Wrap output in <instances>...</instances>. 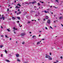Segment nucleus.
Listing matches in <instances>:
<instances>
[{"instance_id": "obj_1", "label": "nucleus", "mask_w": 63, "mask_h": 63, "mask_svg": "<svg viewBox=\"0 0 63 63\" xmlns=\"http://www.w3.org/2000/svg\"><path fill=\"white\" fill-rule=\"evenodd\" d=\"M46 58H48L49 60H52V58H51V57L50 56L47 55V54H46Z\"/></svg>"}, {"instance_id": "obj_62", "label": "nucleus", "mask_w": 63, "mask_h": 63, "mask_svg": "<svg viewBox=\"0 0 63 63\" xmlns=\"http://www.w3.org/2000/svg\"><path fill=\"white\" fill-rule=\"evenodd\" d=\"M25 3L26 4H28V3H26V2H25Z\"/></svg>"}, {"instance_id": "obj_25", "label": "nucleus", "mask_w": 63, "mask_h": 63, "mask_svg": "<svg viewBox=\"0 0 63 63\" xmlns=\"http://www.w3.org/2000/svg\"><path fill=\"white\" fill-rule=\"evenodd\" d=\"M44 12L45 13H47L48 12H47V11H44Z\"/></svg>"}, {"instance_id": "obj_48", "label": "nucleus", "mask_w": 63, "mask_h": 63, "mask_svg": "<svg viewBox=\"0 0 63 63\" xmlns=\"http://www.w3.org/2000/svg\"><path fill=\"white\" fill-rule=\"evenodd\" d=\"M57 62H58V60H57L56 61Z\"/></svg>"}, {"instance_id": "obj_20", "label": "nucleus", "mask_w": 63, "mask_h": 63, "mask_svg": "<svg viewBox=\"0 0 63 63\" xmlns=\"http://www.w3.org/2000/svg\"><path fill=\"white\" fill-rule=\"evenodd\" d=\"M17 18H18V19H19H19H20V17H17Z\"/></svg>"}, {"instance_id": "obj_42", "label": "nucleus", "mask_w": 63, "mask_h": 63, "mask_svg": "<svg viewBox=\"0 0 63 63\" xmlns=\"http://www.w3.org/2000/svg\"><path fill=\"white\" fill-rule=\"evenodd\" d=\"M31 3H32V2H30L29 3V4H31Z\"/></svg>"}, {"instance_id": "obj_35", "label": "nucleus", "mask_w": 63, "mask_h": 63, "mask_svg": "<svg viewBox=\"0 0 63 63\" xmlns=\"http://www.w3.org/2000/svg\"><path fill=\"white\" fill-rule=\"evenodd\" d=\"M40 2H41V3H44V2H42V1H40Z\"/></svg>"}, {"instance_id": "obj_29", "label": "nucleus", "mask_w": 63, "mask_h": 63, "mask_svg": "<svg viewBox=\"0 0 63 63\" xmlns=\"http://www.w3.org/2000/svg\"><path fill=\"white\" fill-rule=\"evenodd\" d=\"M5 52L6 53H7V50H5Z\"/></svg>"}, {"instance_id": "obj_34", "label": "nucleus", "mask_w": 63, "mask_h": 63, "mask_svg": "<svg viewBox=\"0 0 63 63\" xmlns=\"http://www.w3.org/2000/svg\"><path fill=\"white\" fill-rule=\"evenodd\" d=\"M1 37H4V36L3 35H1Z\"/></svg>"}, {"instance_id": "obj_18", "label": "nucleus", "mask_w": 63, "mask_h": 63, "mask_svg": "<svg viewBox=\"0 0 63 63\" xmlns=\"http://www.w3.org/2000/svg\"><path fill=\"white\" fill-rule=\"evenodd\" d=\"M2 47H3V46L2 45L0 46V48H1Z\"/></svg>"}, {"instance_id": "obj_19", "label": "nucleus", "mask_w": 63, "mask_h": 63, "mask_svg": "<svg viewBox=\"0 0 63 63\" xmlns=\"http://www.w3.org/2000/svg\"><path fill=\"white\" fill-rule=\"evenodd\" d=\"M7 30L8 31V32H10V30L9 29H7Z\"/></svg>"}, {"instance_id": "obj_2", "label": "nucleus", "mask_w": 63, "mask_h": 63, "mask_svg": "<svg viewBox=\"0 0 63 63\" xmlns=\"http://www.w3.org/2000/svg\"><path fill=\"white\" fill-rule=\"evenodd\" d=\"M47 23H48V24H50V20H48L47 21Z\"/></svg>"}, {"instance_id": "obj_31", "label": "nucleus", "mask_w": 63, "mask_h": 63, "mask_svg": "<svg viewBox=\"0 0 63 63\" xmlns=\"http://www.w3.org/2000/svg\"><path fill=\"white\" fill-rule=\"evenodd\" d=\"M50 28H51V29H52V28L51 27V26H50Z\"/></svg>"}, {"instance_id": "obj_45", "label": "nucleus", "mask_w": 63, "mask_h": 63, "mask_svg": "<svg viewBox=\"0 0 63 63\" xmlns=\"http://www.w3.org/2000/svg\"><path fill=\"white\" fill-rule=\"evenodd\" d=\"M17 13V11H15V13Z\"/></svg>"}, {"instance_id": "obj_52", "label": "nucleus", "mask_w": 63, "mask_h": 63, "mask_svg": "<svg viewBox=\"0 0 63 63\" xmlns=\"http://www.w3.org/2000/svg\"><path fill=\"white\" fill-rule=\"evenodd\" d=\"M14 33H15V34H16V32H15L14 31Z\"/></svg>"}, {"instance_id": "obj_3", "label": "nucleus", "mask_w": 63, "mask_h": 63, "mask_svg": "<svg viewBox=\"0 0 63 63\" xmlns=\"http://www.w3.org/2000/svg\"><path fill=\"white\" fill-rule=\"evenodd\" d=\"M40 15V13H39V12H38V13H37V14H36L35 15V16H39V15Z\"/></svg>"}, {"instance_id": "obj_26", "label": "nucleus", "mask_w": 63, "mask_h": 63, "mask_svg": "<svg viewBox=\"0 0 63 63\" xmlns=\"http://www.w3.org/2000/svg\"><path fill=\"white\" fill-rule=\"evenodd\" d=\"M38 6H40V3H38Z\"/></svg>"}, {"instance_id": "obj_6", "label": "nucleus", "mask_w": 63, "mask_h": 63, "mask_svg": "<svg viewBox=\"0 0 63 63\" xmlns=\"http://www.w3.org/2000/svg\"><path fill=\"white\" fill-rule=\"evenodd\" d=\"M41 41H40V42H38L37 43V45H39L40 43H41Z\"/></svg>"}, {"instance_id": "obj_12", "label": "nucleus", "mask_w": 63, "mask_h": 63, "mask_svg": "<svg viewBox=\"0 0 63 63\" xmlns=\"http://www.w3.org/2000/svg\"><path fill=\"white\" fill-rule=\"evenodd\" d=\"M48 18V17L47 16H46V19H47Z\"/></svg>"}, {"instance_id": "obj_7", "label": "nucleus", "mask_w": 63, "mask_h": 63, "mask_svg": "<svg viewBox=\"0 0 63 63\" xmlns=\"http://www.w3.org/2000/svg\"><path fill=\"white\" fill-rule=\"evenodd\" d=\"M21 12L20 11L17 14V15H19V14H21Z\"/></svg>"}, {"instance_id": "obj_40", "label": "nucleus", "mask_w": 63, "mask_h": 63, "mask_svg": "<svg viewBox=\"0 0 63 63\" xmlns=\"http://www.w3.org/2000/svg\"><path fill=\"white\" fill-rule=\"evenodd\" d=\"M1 28H2V29H3V27H2V26H1Z\"/></svg>"}, {"instance_id": "obj_59", "label": "nucleus", "mask_w": 63, "mask_h": 63, "mask_svg": "<svg viewBox=\"0 0 63 63\" xmlns=\"http://www.w3.org/2000/svg\"><path fill=\"white\" fill-rule=\"evenodd\" d=\"M50 7H51V8H52V6H50Z\"/></svg>"}, {"instance_id": "obj_43", "label": "nucleus", "mask_w": 63, "mask_h": 63, "mask_svg": "<svg viewBox=\"0 0 63 63\" xmlns=\"http://www.w3.org/2000/svg\"><path fill=\"white\" fill-rule=\"evenodd\" d=\"M34 8H36V6H34Z\"/></svg>"}, {"instance_id": "obj_49", "label": "nucleus", "mask_w": 63, "mask_h": 63, "mask_svg": "<svg viewBox=\"0 0 63 63\" xmlns=\"http://www.w3.org/2000/svg\"><path fill=\"white\" fill-rule=\"evenodd\" d=\"M19 26H20V27H21V26H22V25H21V26H20L19 25Z\"/></svg>"}, {"instance_id": "obj_50", "label": "nucleus", "mask_w": 63, "mask_h": 63, "mask_svg": "<svg viewBox=\"0 0 63 63\" xmlns=\"http://www.w3.org/2000/svg\"><path fill=\"white\" fill-rule=\"evenodd\" d=\"M49 10V9H47V10L48 11V10Z\"/></svg>"}, {"instance_id": "obj_37", "label": "nucleus", "mask_w": 63, "mask_h": 63, "mask_svg": "<svg viewBox=\"0 0 63 63\" xmlns=\"http://www.w3.org/2000/svg\"><path fill=\"white\" fill-rule=\"evenodd\" d=\"M43 20L44 21H45V20H46V19H44Z\"/></svg>"}, {"instance_id": "obj_64", "label": "nucleus", "mask_w": 63, "mask_h": 63, "mask_svg": "<svg viewBox=\"0 0 63 63\" xmlns=\"http://www.w3.org/2000/svg\"><path fill=\"white\" fill-rule=\"evenodd\" d=\"M55 27H56V26H55Z\"/></svg>"}, {"instance_id": "obj_54", "label": "nucleus", "mask_w": 63, "mask_h": 63, "mask_svg": "<svg viewBox=\"0 0 63 63\" xmlns=\"http://www.w3.org/2000/svg\"><path fill=\"white\" fill-rule=\"evenodd\" d=\"M2 55H3L2 54H1V57L3 56Z\"/></svg>"}, {"instance_id": "obj_58", "label": "nucleus", "mask_w": 63, "mask_h": 63, "mask_svg": "<svg viewBox=\"0 0 63 63\" xmlns=\"http://www.w3.org/2000/svg\"><path fill=\"white\" fill-rule=\"evenodd\" d=\"M17 21V22H18H18H19V21Z\"/></svg>"}, {"instance_id": "obj_56", "label": "nucleus", "mask_w": 63, "mask_h": 63, "mask_svg": "<svg viewBox=\"0 0 63 63\" xmlns=\"http://www.w3.org/2000/svg\"><path fill=\"white\" fill-rule=\"evenodd\" d=\"M54 7L55 8H57L56 7Z\"/></svg>"}, {"instance_id": "obj_24", "label": "nucleus", "mask_w": 63, "mask_h": 63, "mask_svg": "<svg viewBox=\"0 0 63 63\" xmlns=\"http://www.w3.org/2000/svg\"><path fill=\"white\" fill-rule=\"evenodd\" d=\"M24 63H28V62H24Z\"/></svg>"}, {"instance_id": "obj_33", "label": "nucleus", "mask_w": 63, "mask_h": 63, "mask_svg": "<svg viewBox=\"0 0 63 63\" xmlns=\"http://www.w3.org/2000/svg\"><path fill=\"white\" fill-rule=\"evenodd\" d=\"M28 23H30V22L29 21H28Z\"/></svg>"}, {"instance_id": "obj_57", "label": "nucleus", "mask_w": 63, "mask_h": 63, "mask_svg": "<svg viewBox=\"0 0 63 63\" xmlns=\"http://www.w3.org/2000/svg\"><path fill=\"white\" fill-rule=\"evenodd\" d=\"M30 34H31V32H30Z\"/></svg>"}, {"instance_id": "obj_46", "label": "nucleus", "mask_w": 63, "mask_h": 63, "mask_svg": "<svg viewBox=\"0 0 63 63\" xmlns=\"http://www.w3.org/2000/svg\"><path fill=\"white\" fill-rule=\"evenodd\" d=\"M10 40H12V38H10Z\"/></svg>"}, {"instance_id": "obj_61", "label": "nucleus", "mask_w": 63, "mask_h": 63, "mask_svg": "<svg viewBox=\"0 0 63 63\" xmlns=\"http://www.w3.org/2000/svg\"><path fill=\"white\" fill-rule=\"evenodd\" d=\"M51 14H53V13L52 12V13H51Z\"/></svg>"}, {"instance_id": "obj_38", "label": "nucleus", "mask_w": 63, "mask_h": 63, "mask_svg": "<svg viewBox=\"0 0 63 63\" xmlns=\"http://www.w3.org/2000/svg\"><path fill=\"white\" fill-rule=\"evenodd\" d=\"M2 19V17L0 18V19Z\"/></svg>"}, {"instance_id": "obj_53", "label": "nucleus", "mask_w": 63, "mask_h": 63, "mask_svg": "<svg viewBox=\"0 0 63 63\" xmlns=\"http://www.w3.org/2000/svg\"><path fill=\"white\" fill-rule=\"evenodd\" d=\"M17 11H19V9H18Z\"/></svg>"}, {"instance_id": "obj_44", "label": "nucleus", "mask_w": 63, "mask_h": 63, "mask_svg": "<svg viewBox=\"0 0 63 63\" xmlns=\"http://www.w3.org/2000/svg\"><path fill=\"white\" fill-rule=\"evenodd\" d=\"M54 23H55V22H56V21H54Z\"/></svg>"}, {"instance_id": "obj_27", "label": "nucleus", "mask_w": 63, "mask_h": 63, "mask_svg": "<svg viewBox=\"0 0 63 63\" xmlns=\"http://www.w3.org/2000/svg\"><path fill=\"white\" fill-rule=\"evenodd\" d=\"M24 43H25V42H23L22 43V44H23H23H24Z\"/></svg>"}, {"instance_id": "obj_36", "label": "nucleus", "mask_w": 63, "mask_h": 63, "mask_svg": "<svg viewBox=\"0 0 63 63\" xmlns=\"http://www.w3.org/2000/svg\"><path fill=\"white\" fill-rule=\"evenodd\" d=\"M61 24V26H63V24Z\"/></svg>"}, {"instance_id": "obj_11", "label": "nucleus", "mask_w": 63, "mask_h": 63, "mask_svg": "<svg viewBox=\"0 0 63 63\" xmlns=\"http://www.w3.org/2000/svg\"><path fill=\"white\" fill-rule=\"evenodd\" d=\"M58 3H59V0H55Z\"/></svg>"}, {"instance_id": "obj_39", "label": "nucleus", "mask_w": 63, "mask_h": 63, "mask_svg": "<svg viewBox=\"0 0 63 63\" xmlns=\"http://www.w3.org/2000/svg\"><path fill=\"white\" fill-rule=\"evenodd\" d=\"M60 58H61V59H62V56Z\"/></svg>"}, {"instance_id": "obj_13", "label": "nucleus", "mask_w": 63, "mask_h": 63, "mask_svg": "<svg viewBox=\"0 0 63 63\" xmlns=\"http://www.w3.org/2000/svg\"><path fill=\"white\" fill-rule=\"evenodd\" d=\"M32 38H36V36L35 35H34L32 36Z\"/></svg>"}, {"instance_id": "obj_55", "label": "nucleus", "mask_w": 63, "mask_h": 63, "mask_svg": "<svg viewBox=\"0 0 63 63\" xmlns=\"http://www.w3.org/2000/svg\"><path fill=\"white\" fill-rule=\"evenodd\" d=\"M15 3L16 2V0H15Z\"/></svg>"}, {"instance_id": "obj_60", "label": "nucleus", "mask_w": 63, "mask_h": 63, "mask_svg": "<svg viewBox=\"0 0 63 63\" xmlns=\"http://www.w3.org/2000/svg\"><path fill=\"white\" fill-rule=\"evenodd\" d=\"M39 37H40V36H41V35H39Z\"/></svg>"}, {"instance_id": "obj_10", "label": "nucleus", "mask_w": 63, "mask_h": 63, "mask_svg": "<svg viewBox=\"0 0 63 63\" xmlns=\"http://www.w3.org/2000/svg\"><path fill=\"white\" fill-rule=\"evenodd\" d=\"M36 3V1H34L32 2V4H34V3Z\"/></svg>"}, {"instance_id": "obj_63", "label": "nucleus", "mask_w": 63, "mask_h": 63, "mask_svg": "<svg viewBox=\"0 0 63 63\" xmlns=\"http://www.w3.org/2000/svg\"><path fill=\"white\" fill-rule=\"evenodd\" d=\"M16 43H17V41H16Z\"/></svg>"}, {"instance_id": "obj_51", "label": "nucleus", "mask_w": 63, "mask_h": 63, "mask_svg": "<svg viewBox=\"0 0 63 63\" xmlns=\"http://www.w3.org/2000/svg\"><path fill=\"white\" fill-rule=\"evenodd\" d=\"M41 31H39V33H41Z\"/></svg>"}, {"instance_id": "obj_30", "label": "nucleus", "mask_w": 63, "mask_h": 63, "mask_svg": "<svg viewBox=\"0 0 63 63\" xmlns=\"http://www.w3.org/2000/svg\"><path fill=\"white\" fill-rule=\"evenodd\" d=\"M45 29H47V27H46L45 28Z\"/></svg>"}, {"instance_id": "obj_9", "label": "nucleus", "mask_w": 63, "mask_h": 63, "mask_svg": "<svg viewBox=\"0 0 63 63\" xmlns=\"http://www.w3.org/2000/svg\"><path fill=\"white\" fill-rule=\"evenodd\" d=\"M2 19H3V20H4V19H5V17H3V15H2Z\"/></svg>"}, {"instance_id": "obj_5", "label": "nucleus", "mask_w": 63, "mask_h": 63, "mask_svg": "<svg viewBox=\"0 0 63 63\" xmlns=\"http://www.w3.org/2000/svg\"><path fill=\"white\" fill-rule=\"evenodd\" d=\"M19 56V55L18 54H17L16 55V56L17 57H18Z\"/></svg>"}, {"instance_id": "obj_47", "label": "nucleus", "mask_w": 63, "mask_h": 63, "mask_svg": "<svg viewBox=\"0 0 63 63\" xmlns=\"http://www.w3.org/2000/svg\"><path fill=\"white\" fill-rule=\"evenodd\" d=\"M38 21H39V20H40V19H38Z\"/></svg>"}, {"instance_id": "obj_16", "label": "nucleus", "mask_w": 63, "mask_h": 63, "mask_svg": "<svg viewBox=\"0 0 63 63\" xmlns=\"http://www.w3.org/2000/svg\"><path fill=\"white\" fill-rule=\"evenodd\" d=\"M18 6H16V7L15 8H19V7H18Z\"/></svg>"}, {"instance_id": "obj_8", "label": "nucleus", "mask_w": 63, "mask_h": 63, "mask_svg": "<svg viewBox=\"0 0 63 63\" xmlns=\"http://www.w3.org/2000/svg\"><path fill=\"white\" fill-rule=\"evenodd\" d=\"M12 18L13 20H15V19H16V18L14 17H12Z\"/></svg>"}, {"instance_id": "obj_28", "label": "nucleus", "mask_w": 63, "mask_h": 63, "mask_svg": "<svg viewBox=\"0 0 63 63\" xmlns=\"http://www.w3.org/2000/svg\"><path fill=\"white\" fill-rule=\"evenodd\" d=\"M42 40H43V41H44V40H45V39H42L41 40V41H42Z\"/></svg>"}, {"instance_id": "obj_21", "label": "nucleus", "mask_w": 63, "mask_h": 63, "mask_svg": "<svg viewBox=\"0 0 63 63\" xmlns=\"http://www.w3.org/2000/svg\"><path fill=\"white\" fill-rule=\"evenodd\" d=\"M15 30H17V29L15 28V27H14L13 28Z\"/></svg>"}, {"instance_id": "obj_14", "label": "nucleus", "mask_w": 63, "mask_h": 63, "mask_svg": "<svg viewBox=\"0 0 63 63\" xmlns=\"http://www.w3.org/2000/svg\"><path fill=\"white\" fill-rule=\"evenodd\" d=\"M17 61H18V62H20V61L19 60V59H17Z\"/></svg>"}, {"instance_id": "obj_17", "label": "nucleus", "mask_w": 63, "mask_h": 63, "mask_svg": "<svg viewBox=\"0 0 63 63\" xmlns=\"http://www.w3.org/2000/svg\"><path fill=\"white\" fill-rule=\"evenodd\" d=\"M62 18H63V17H62V16L60 17L59 18L60 19H62Z\"/></svg>"}, {"instance_id": "obj_4", "label": "nucleus", "mask_w": 63, "mask_h": 63, "mask_svg": "<svg viewBox=\"0 0 63 63\" xmlns=\"http://www.w3.org/2000/svg\"><path fill=\"white\" fill-rule=\"evenodd\" d=\"M25 33H21V36H24V35H25Z\"/></svg>"}, {"instance_id": "obj_32", "label": "nucleus", "mask_w": 63, "mask_h": 63, "mask_svg": "<svg viewBox=\"0 0 63 63\" xmlns=\"http://www.w3.org/2000/svg\"><path fill=\"white\" fill-rule=\"evenodd\" d=\"M51 52L49 53V55H51Z\"/></svg>"}, {"instance_id": "obj_41", "label": "nucleus", "mask_w": 63, "mask_h": 63, "mask_svg": "<svg viewBox=\"0 0 63 63\" xmlns=\"http://www.w3.org/2000/svg\"><path fill=\"white\" fill-rule=\"evenodd\" d=\"M9 10V8L7 10V11H8Z\"/></svg>"}, {"instance_id": "obj_15", "label": "nucleus", "mask_w": 63, "mask_h": 63, "mask_svg": "<svg viewBox=\"0 0 63 63\" xmlns=\"http://www.w3.org/2000/svg\"><path fill=\"white\" fill-rule=\"evenodd\" d=\"M6 62H10V61L9 60H6Z\"/></svg>"}, {"instance_id": "obj_23", "label": "nucleus", "mask_w": 63, "mask_h": 63, "mask_svg": "<svg viewBox=\"0 0 63 63\" xmlns=\"http://www.w3.org/2000/svg\"><path fill=\"white\" fill-rule=\"evenodd\" d=\"M5 37H6V38H9V37L7 36V35H5Z\"/></svg>"}, {"instance_id": "obj_22", "label": "nucleus", "mask_w": 63, "mask_h": 63, "mask_svg": "<svg viewBox=\"0 0 63 63\" xmlns=\"http://www.w3.org/2000/svg\"><path fill=\"white\" fill-rule=\"evenodd\" d=\"M17 5H18V6H20H20H21V5L19 4V3L17 4Z\"/></svg>"}]
</instances>
